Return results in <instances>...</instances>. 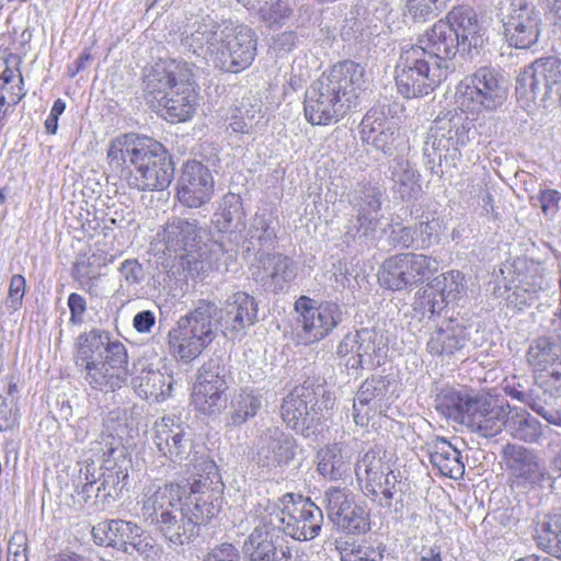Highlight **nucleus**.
Instances as JSON below:
<instances>
[{
    "label": "nucleus",
    "mask_w": 561,
    "mask_h": 561,
    "mask_svg": "<svg viewBox=\"0 0 561 561\" xmlns=\"http://www.w3.org/2000/svg\"><path fill=\"white\" fill-rule=\"evenodd\" d=\"M366 90L365 69L350 60L332 66L306 92L305 117L311 125L336 123Z\"/></svg>",
    "instance_id": "obj_1"
},
{
    "label": "nucleus",
    "mask_w": 561,
    "mask_h": 561,
    "mask_svg": "<svg viewBox=\"0 0 561 561\" xmlns=\"http://www.w3.org/2000/svg\"><path fill=\"white\" fill-rule=\"evenodd\" d=\"M75 362L84 381L103 392L121 389L128 377L125 345L107 331L93 329L76 340Z\"/></svg>",
    "instance_id": "obj_2"
},
{
    "label": "nucleus",
    "mask_w": 561,
    "mask_h": 561,
    "mask_svg": "<svg viewBox=\"0 0 561 561\" xmlns=\"http://www.w3.org/2000/svg\"><path fill=\"white\" fill-rule=\"evenodd\" d=\"M218 312L215 302L201 300L176 321L168 333L170 353L176 360L188 364L210 345L216 337Z\"/></svg>",
    "instance_id": "obj_3"
},
{
    "label": "nucleus",
    "mask_w": 561,
    "mask_h": 561,
    "mask_svg": "<svg viewBox=\"0 0 561 561\" xmlns=\"http://www.w3.org/2000/svg\"><path fill=\"white\" fill-rule=\"evenodd\" d=\"M283 507L272 506L271 512L263 516V528L274 529L280 535L300 541L311 540L321 530L323 514L322 510L309 499L287 493L282 497Z\"/></svg>",
    "instance_id": "obj_4"
},
{
    "label": "nucleus",
    "mask_w": 561,
    "mask_h": 561,
    "mask_svg": "<svg viewBox=\"0 0 561 561\" xmlns=\"http://www.w3.org/2000/svg\"><path fill=\"white\" fill-rule=\"evenodd\" d=\"M470 129L462 115L453 112L438 115L428 128L424 142L423 151L427 164L433 169L437 157L440 168L443 164L456 168L461 158L460 147L470 140Z\"/></svg>",
    "instance_id": "obj_5"
},
{
    "label": "nucleus",
    "mask_w": 561,
    "mask_h": 561,
    "mask_svg": "<svg viewBox=\"0 0 561 561\" xmlns=\"http://www.w3.org/2000/svg\"><path fill=\"white\" fill-rule=\"evenodd\" d=\"M457 102L470 112H492L507 99V88L500 72L491 67H480L465 77L456 89Z\"/></svg>",
    "instance_id": "obj_6"
},
{
    "label": "nucleus",
    "mask_w": 561,
    "mask_h": 561,
    "mask_svg": "<svg viewBox=\"0 0 561 561\" xmlns=\"http://www.w3.org/2000/svg\"><path fill=\"white\" fill-rule=\"evenodd\" d=\"M424 56L421 48L410 46L401 51L396 83L398 91L404 98L427 95L448 76L442 66H436Z\"/></svg>",
    "instance_id": "obj_7"
},
{
    "label": "nucleus",
    "mask_w": 561,
    "mask_h": 561,
    "mask_svg": "<svg viewBox=\"0 0 561 561\" xmlns=\"http://www.w3.org/2000/svg\"><path fill=\"white\" fill-rule=\"evenodd\" d=\"M218 44L211 48V62L222 71L239 72L248 68L256 55V37L245 25H222Z\"/></svg>",
    "instance_id": "obj_8"
},
{
    "label": "nucleus",
    "mask_w": 561,
    "mask_h": 561,
    "mask_svg": "<svg viewBox=\"0 0 561 561\" xmlns=\"http://www.w3.org/2000/svg\"><path fill=\"white\" fill-rule=\"evenodd\" d=\"M439 268L437 259L422 253H400L385 260L379 272V284L400 291L422 284Z\"/></svg>",
    "instance_id": "obj_9"
},
{
    "label": "nucleus",
    "mask_w": 561,
    "mask_h": 561,
    "mask_svg": "<svg viewBox=\"0 0 561 561\" xmlns=\"http://www.w3.org/2000/svg\"><path fill=\"white\" fill-rule=\"evenodd\" d=\"M185 494L186 488L176 483L146 486L140 501L144 519L173 534L170 524L174 520L173 515L183 507Z\"/></svg>",
    "instance_id": "obj_10"
},
{
    "label": "nucleus",
    "mask_w": 561,
    "mask_h": 561,
    "mask_svg": "<svg viewBox=\"0 0 561 561\" xmlns=\"http://www.w3.org/2000/svg\"><path fill=\"white\" fill-rule=\"evenodd\" d=\"M174 168L164 147L153 141L131 173H128L127 183L139 191H162L172 182Z\"/></svg>",
    "instance_id": "obj_11"
},
{
    "label": "nucleus",
    "mask_w": 561,
    "mask_h": 561,
    "mask_svg": "<svg viewBox=\"0 0 561 561\" xmlns=\"http://www.w3.org/2000/svg\"><path fill=\"white\" fill-rule=\"evenodd\" d=\"M299 313L304 339L306 343H313L324 339L342 322L343 313L335 302H322L318 306L306 296L295 302Z\"/></svg>",
    "instance_id": "obj_12"
},
{
    "label": "nucleus",
    "mask_w": 561,
    "mask_h": 561,
    "mask_svg": "<svg viewBox=\"0 0 561 561\" xmlns=\"http://www.w3.org/2000/svg\"><path fill=\"white\" fill-rule=\"evenodd\" d=\"M317 403L316 393L311 388L295 387L283 400L282 419L296 433L309 437L316 432L320 420Z\"/></svg>",
    "instance_id": "obj_13"
},
{
    "label": "nucleus",
    "mask_w": 561,
    "mask_h": 561,
    "mask_svg": "<svg viewBox=\"0 0 561 561\" xmlns=\"http://www.w3.org/2000/svg\"><path fill=\"white\" fill-rule=\"evenodd\" d=\"M193 70L185 61L159 60L146 73L144 92L147 103L152 107L167 98L178 83L188 82Z\"/></svg>",
    "instance_id": "obj_14"
},
{
    "label": "nucleus",
    "mask_w": 561,
    "mask_h": 561,
    "mask_svg": "<svg viewBox=\"0 0 561 561\" xmlns=\"http://www.w3.org/2000/svg\"><path fill=\"white\" fill-rule=\"evenodd\" d=\"M201 232L197 219L172 217L157 232L151 247L154 252L162 253L168 259L176 257L197 245Z\"/></svg>",
    "instance_id": "obj_15"
},
{
    "label": "nucleus",
    "mask_w": 561,
    "mask_h": 561,
    "mask_svg": "<svg viewBox=\"0 0 561 561\" xmlns=\"http://www.w3.org/2000/svg\"><path fill=\"white\" fill-rule=\"evenodd\" d=\"M356 346L358 357H348L343 364L348 369H373L385 363L388 345L383 335L373 329H362L346 334L341 341V353Z\"/></svg>",
    "instance_id": "obj_16"
},
{
    "label": "nucleus",
    "mask_w": 561,
    "mask_h": 561,
    "mask_svg": "<svg viewBox=\"0 0 561 561\" xmlns=\"http://www.w3.org/2000/svg\"><path fill=\"white\" fill-rule=\"evenodd\" d=\"M540 34V15L526 0H512L504 20V35L511 46L527 49L534 46Z\"/></svg>",
    "instance_id": "obj_17"
},
{
    "label": "nucleus",
    "mask_w": 561,
    "mask_h": 561,
    "mask_svg": "<svg viewBox=\"0 0 561 561\" xmlns=\"http://www.w3.org/2000/svg\"><path fill=\"white\" fill-rule=\"evenodd\" d=\"M214 194V179L209 169L199 161L184 164L178 183V199L190 208L207 204Z\"/></svg>",
    "instance_id": "obj_18"
},
{
    "label": "nucleus",
    "mask_w": 561,
    "mask_h": 561,
    "mask_svg": "<svg viewBox=\"0 0 561 561\" xmlns=\"http://www.w3.org/2000/svg\"><path fill=\"white\" fill-rule=\"evenodd\" d=\"M421 45H412L411 48H421L424 51V58L436 66H442L443 70L449 73L451 59L460 50L459 39L450 24L446 20H439L427 31L420 39Z\"/></svg>",
    "instance_id": "obj_19"
},
{
    "label": "nucleus",
    "mask_w": 561,
    "mask_h": 561,
    "mask_svg": "<svg viewBox=\"0 0 561 561\" xmlns=\"http://www.w3.org/2000/svg\"><path fill=\"white\" fill-rule=\"evenodd\" d=\"M296 270L295 262L282 253H262L251 267L253 278L275 293L289 287L296 278Z\"/></svg>",
    "instance_id": "obj_20"
},
{
    "label": "nucleus",
    "mask_w": 561,
    "mask_h": 561,
    "mask_svg": "<svg viewBox=\"0 0 561 561\" xmlns=\"http://www.w3.org/2000/svg\"><path fill=\"white\" fill-rule=\"evenodd\" d=\"M153 139L140 137L135 134H126L116 137L110 142L107 149L108 165L121 179L127 180L128 173L133 172L140 160H144L146 152L153 144Z\"/></svg>",
    "instance_id": "obj_21"
},
{
    "label": "nucleus",
    "mask_w": 561,
    "mask_h": 561,
    "mask_svg": "<svg viewBox=\"0 0 561 561\" xmlns=\"http://www.w3.org/2000/svg\"><path fill=\"white\" fill-rule=\"evenodd\" d=\"M244 561H289L291 550L284 536L274 529L255 526L243 542Z\"/></svg>",
    "instance_id": "obj_22"
},
{
    "label": "nucleus",
    "mask_w": 561,
    "mask_h": 561,
    "mask_svg": "<svg viewBox=\"0 0 561 561\" xmlns=\"http://www.w3.org/2000/svg\"><path fill=\"white\" fill-rule=\"evenodd\" d=\"M503 459L516 485H536L549 476L537 454L524 446L506 444L503 447Z\"/></svg>",
    "instance_id": "obj_23"
},
{
    "label": "nucleus",
    "mask_w": 561,
    "mask_h": 561,
    "mask_svg": "<svg viewBox=\"0 0 561 561\" xmlns=\"http://www.w3.org/2000/svg\"><path fill=\"white\" fill-rule=\"evenodd\" d=\"M154 431V444L162 456L173 462H182L188 457L192 439L174 415L163 416L156 423Z\"/></svg>",
    "instance_id": "obj_24"
},
{
    "label": "nucleus",
    "mask_w": 561,
    "mask_h": 561,
    "mask_svg": "<svg viewBox=\"0 0 561 561\" xmlns=\"http://www.w3.org/2000/svg\"><path fill=\"white\" fill-rule=\"evenodd\" d=\"M362 140L386 156H392L402 142L397 124L378 111H369L360 123Z\"/></svg>",
    "instance_id": "obj_25"
},
{
    "label": "nucleus",
    "mask_w": 561,
    "mask_h": 561,
    "mask_svg": "<svg viewBox=\"0 0 561 561\" xmlns=\"http://www.w3.org/2000/svg\"><path fill=\"white\" fill-rule=\"evenodd\" d=\"M296 439L278 427L266 428L259 442L257 460L266 468L288 465L296 456Z\"/></svg>",
    "instance_id": "obj_26"
},
{
    "label": "nucleus",
    "mask_w": 561,
    "mask_h": 561,
    "mask_svg": "<svg viewBox=\"0 0 561 561\" xmlns=\"http://www.w3.org/2000/svg\"><path fill=\"white\" fill-rule=\"evenodd\" d=\"M257 319V304L251 295L237 291L228 297L222 309L221 321L232 336H242Z\"/></svg>",
    "instance_id": "obj_27"
},
{
    "label": "nucleus",
    "mask_w": 561,
    "mask_h": 561,
    "mask_svg": "<svg viewBox=\"0 0 561 561\" xmlns=\"http://www.w3.org/2000/svg\"><path fill=\"white\" fill-rule=\"evenodd\" d=\"M508 404H497L491 398L480 396L466 424L484 437H493L502 432L508 415Z\"/></svg>",
    "instance_id": "obj_28"
},
{
    "label": "nucleus",
    "mask_w": 561,
    "mask_h": 561,
    "mask_svg": "<svg viewBox=\"0 0 561 561\" xmlns=\"http://www.w3.org/2000/svg\"><path fill=\"white\" fill-rule=\"evenodd\" d=\"M188 489L190 492L183 502V510L199 531L202 524L218 514L221 501L218 493L210 488L206 480H195Z\"/></svg>",
    "instance_id": "obj_29"
},
{
    "label": "nucleus",
    "mask_w": 561,
    "mask_h": 561,
    "mask_svg": "<svg viewBox=\"0 0 561 561\" xmlns=\"http://www.w3.org/2000/svg\"><path fill=\"white\" fill-rule=\"evenodd\" d=\"M522 80L535 94L561 95V60L556 57L538 59L524 71Z\"/></svg>",
    "instance_id": "obj_30"
},
{
    "label": "nucleus",
    "mask_w": 561,
    "mask_h": 561,
    "mask_svg": "<svg viewBox=\"0 0 561 561\" xmlns=\"http://www.w3.org/2000/svg\"><path fill=\"white\" fill-rule=\"evenodd\" d=\"M459 39L460 50L471 54L484 44L485 30L478 20L476 12L466 7L454 8L446 16Z\"/></svg>",
    "instance_id": "obj_31"
},
{
    "label": "nucleus",
    "mask_w": 561,
    "mask_h": 561,
    "mask_svg": "<svg viewBox=\"0 0 561 561\" xmlns=\"http://www.w3.org/2000/svg\"><path fill=\"white\" fill-rule=\"evenodd\" d=\"M198 105V93L193 80L178 83V87L158 102L153 108L163 111V116L171 122H185L190 119Z\"/></svg>",
    "instance_id": "obj_32"
},
{
    "label": "nucleus",
    "mask_w": 561,
    "mask_h": 561,
    "mask_svg": "<svg viewBox=\"0 0 561 561\" xmlns=\"http://www.w3.org/2000/svg\"><path fill=\"white\" fill-rule=\"evenodd\" d=\"M222 25L216 24L211 19H195L187 24L181 37L182 46L196 55H203L208 61H211L213 44H218L217 34Z\"/></svg>",
    "instance_id": "obj_33"
},
{
    "label": "nucleus",
    "mask_w": 561,
    "mask_h": 561,
    "mask_svg": "<svg viewBox=\"0 0 561 561\" xmlns=\"http://www.w3.org/2000/svg\"><path fill=\"white\" fill-rule=\"evenodd\" d=\"M381 196V190L374 185H364L353 196L352 204L357 211V232L363 236L374 232L378 226Z\"/></svg>",
    "instance_id": "obj_34"
},
{
    "label": "nucleus",
    "mask_w": 561,
    "mask_h": 561,
    "mask_svg": "<svg viewBox=\"0 0 561 561\" xmlns=\"http://www.w3.org/2000/svg\"><path fill=\"white\" fill-rule=\"evenodd\" d=\"M388 380L381 376L367 378L359 387L353 404L354 422L366 426L373 410L380 408L379 402L387 393Z\"/></svg>",
    "instance_id": "obj_35"
},
{
    "label": "nucleus",
    "mask_w": 561,
    "mask_h": 561,
    "mask_svg": "<svg viewBox=\"0 0 561 561\" xmlns=\"http://www.w3.org/2000/svg\"><path fill=\"white\" fill-rule=\"evenodd\" d=\"M430 461L444 477L454 480L462 478L465 462L460 450L443 437H436L427 443Z\"/></svg>",
    "instance_id": "obj_36"
},
{
    "label": "nucleus",
    "mask_w": 561,
    "mask_h": 561,
    "mask_svg": "<svg viewBox=\"0 0 561 561\" xmlns=\"http://www.w3.org/2000/svg\"><path fill=\"white\" fill-rule=\"evenodd\" d=\"M352 466V453L343 444L327 445L317 453V471L330 481L345 479Z\"/></svg>",
    "instance_id": "obj_37"
},
{
    "label": "nucleus",
    "mask_w": 561,
    "mask_h": 561,
    "mask_svg": "<svg viewBox=\"0 0 561 561\" xmlns=\"http://www.w3.org/2000/svg\"><path fill=\"white\" fill-rule=\"evenodd\" d=\"M129 465L130 460L123 455L122 450L112 449L102 467L103 472L101 484L96 489L98 493L103 491L105 499L119 496L127 484Z\"/></svg>",
    "instance_id": "obj_38"
},
{
    "label": "nucleus",
    "mask_w": 561,
    "mask_h": 561,
    "mask_svg": "<svg viewBox=\"0 0 561 561\" xmlns=\"http://www.w3.org/2000/svg\"><path fill=\"white\" fill-rule=\"evenodd\" d=\"M466 345V328L448 321L431 334L427 341V351L435 356H454L462 354Z\"/></svg>",
    "instance_id": "obj_39"
},
{
    "label": "nucleus",
    "mask_w": 561,
    "mask_h": 561,
    "mask_svg": "<svg viewBox=\"0 0 561 561\" xmlns=\"http://www.w3.org/2000/svg\"><path fill=\"white\" fill-rule=\"evenodd\" d=\"M391 470L390 457L387 450L376 445L357 460L355 465V473L359 482L365 481V485H380L382 476Z\"/></svg>",
    "instance_id": "obj_40"
},
{
    "label": "nucleus",
    "mask_w": 561,
    "mask_h": 561,
    "mask_svg": "<svg viewBox=\"0 0 561 561\" xmlns=\"http://www.w3.org/2000/svg\"><path fill=\"white\" fill-rule=\"evenodd\" d=\"M137 524L123 519L100 522L92 527L93 541L99 546L113 547L128 551V541Z\"/></svg>",
    "instance_id": "obj_41"
},
{
    "label": "nucleus",
    "mask_w": 561,
    "mask_h": 561,
    "mask_svg": "<svg viewBox=\"0 0 561 561\" xmlns=\"http://www.w3.org/2000/svg\"><path fill=\"white\" fill-rule=\"evenodd\" d=\"M478 397H471L462 391L446 388L436 396L435 408L447 419L466 424Z\"/></svg>",
    "instance_id": "obj_42"
},
{
    "label": "nucleus",
    "mask_w": 561,
    "mask_h": 561,
    "mask_svg": "<svg viewBox=\"0 0 561 561\" xmlns=\"http://www.w3.org/2000/svg\"><path fill=\"white\" fill-rule=\"evenodd\" d=\"M138 396L148 401L165 400L172 390V377L152 368H142L140 375L133 378Z\"/></svg>",
    "instance_id": "obj_43"
},
{
    "label": "nucleus",
    "mask_w": 561,
    "mask_h": 561,
    "mask_svg": "<svg viewBox=\"0 0 561 561\" xmlns=\"http://www.w3.org/2000/svg\"><path fill=\"white\" fill-rule=\"evenodd\" d=\"M262 408V394L259 390L243 388L233 396L230 412L227 415V426H240L254 417Z\"/></svg>",
    "instance_id": "obj_44"
},
{
    "label": "nucleus",
    "mask_w": 561,
    "mask_h": 561,
    "mask_svg": "<svg viewBox=\"0 0 561 561\" xmlns=\"http://www.w3.org/2000/svg\"><path fill=\"white\" fill-rule=\"evenodd\" d=\"M505 428L510 435L525 443H536L541 437V423L524 409L508 405Z\"/></svg>",
    "instance_id": "obj_45"
},
{
    "label": "nucleus",
    "mask_w": 561,
    "mask_h": 561,
    "mask_svg": "<svg viewBox=\"0 0 561 561\" xmlns=\"http://www.w3.org/2000/svg\"><path fill=\"white\" fill-rule=\"evenodd\" d=\"M214 217V222L221 232L236 231L243 228L245 213L241 197L234 193L226 194Z\"/></svg>",
    "instance_id": "obj_46"
},
{
    "label": "nucleus",
    "mask_w": 561,
    "mask_h": 561,
    "mask_svg": "<svg viewBox=\"0 0 561 561\" xmlns=\"http://www.w3.org/2000/svg\"><path fill=\"white\" fill-rule=\"evenodd\" d=\"M514 272L518 273V287L523 293L537 295L550 287V280L545 274V268L541 264L534 261L526 262L524 260L515 261L512 265Z\"/></svg>",
    "instance_id": "obj_47"
},
{
    "label": "nucleus",
    "mask_w": 561,
    "mask_h": 561,
    "mask_svg": "<svg viewBox=\"0 0 561 561\" xmlns=\"http://www.w3.org/2000/svg\"><path fill=\"white\" fill-rule=\"evenodd\" d=\"M391 180L402 199L412 198L421 190L420 174L408 160L402 158L394 160L391 167Z\"/></svg>",
    "instance_id": "obj_48"
},
{
    "label": "nucleus",
    "mask_w": 561,
    "mask_h": 561,
    "mask_svg": "<svg viewBox=\"0 0 561 561\" xmlns=\"http://www.w3.org/2000/svg\"><path fill=\"white\" fill-rule=\"evenodd\" d=\"M535 540L541 550L552 556L558 551L561 547L560 513L545 515L543 518L537 523Z\"/></svg>",
    "instance_id": "obj_49"
},
{
    "label": "nucleus",
    "mask_w": 561,
    "mask_h": 561,
    "mask_svg": "<svg viewBox=\"0 0 561 561\" xmlns=\"http://www.w3.org/2000/svg\"><path fill=\"white\" fill-rule=\"evenodd\" d=\"M341 561H383V546H373L366 541L336 540Z\"/></svg>",
    "instance_id": "obj_50"
},
{
    "label": "nucleus",
    "mask_w": 561,
    "mask_h": 561,
    "mask_svg": "<svg viewBox=\"0 0 561 561\" xmlns=\"http://www.w3.org/2000/svg\"><path fill=\"white\" fill-rule=\"evenodd\" d=\"M228 388L211 386H196L192 394V402L196 410L206 415H215L225 408V392Z\"/></svg>",
    "instance_id": "obj_51"
},
{
    "label": "nucleus",
    "mask_w": 561,
    "mask_h": 561,
    "mask_svg": "<svg viewBox=\"0 0 561 561\" xmlns=\"http://www.w3.org/2000/svg\"><path fill=\"white\" fill-rule=\"evenodd\" d=\"M430 285L444 305L460 299L466 293L465 276L458 271H449L436 276Z\"/></svg>",
    "instance_id": "obj_52"
},
{
    "label": "nucleus",
    "mask_w": 561,
    "mask_h": 561,
    "mask_svg": "<svg viewBox=\"0 0 561 561\" xmlns=\"http://www.w3.org/2000/svg\"><path fill=\"white\" fill-rule=\"evenodd\" d=\"M322 504L328 518L334 524L337 517L341 518L356 503L348 489L330 486L323 493Z\"/></svg>",
    "instance_id": "obj_53"
},
{
    "label": "nucleus",
    "mask_w": 561,
    "mask_h": 561,
    "mask_svg": "<svg viewBox=\"0 0 561 561\" xmlns=\"http://www.w3.org/2000/svg\"><path fill=\"white\" fill-rule=\"evenodd\" d=\"M173 516L174 520H171L170 524L174 528L173 534L167 531L163 527H158L170 546H183L192 541L198 535L197 526L191 520L183 507Z\"/></svg>",
    "instance_id": "obj_54"
},
{
    "label": "nucleus",
    "mask_w": 561,
    "mask_h": 561,
    "mask_svg": "<svg viewBox=\"0 0 561 561\" xmlns=\"http://www.w3.org/2000/svg\"><path fill=\"white\" fill-rule=\"evenodd\" d=\"M278 221L272 211L263 209L257 211L249 228L248 234L251 240L260 244H272L276 239Z\"/></svg>",
    "instance_id": "obj_55"
},
{
    "label": "nucleus",
    "mask_w": 561,
    "mask_h": 561,
    "mask_svg": "<svg viewBox=\"0 0 561 561\" xmlns=\"http://www.w3.org/2000/svg\"><path fill=\"white\" fill-rule=\"evenodd\" d=\"M333 525L347 534H366L370 530L369 513L363 506L355 504L341 518L337 517Z\"/></svg>",
    "instance_id": "obj_56"
},
{
    "label": "nucleus",
    "mask_w": 561,
    "mask_h": 561,
    "mask_svg": "<svg viewBox=\"0 0 561 561\" xmlns=\"http://www.w3.org/2000/svg\"><path fill=\"white\" fill-rule=\"evenodd\" d=\"M414 230L416 250L430 249L432 245L437 244L440 240L443 220L437 217H433L432 219L426 217L425 220H421L417 225H415Z\"/></svg>",
    "instance_id": "obj_57"
},
{
    "label": "nucleus",
    "mask_w": 561,
    "mask_h": 561,
    "mask_svg": "<svg viewBox=\"0 0 561 561\" xmlns=\"http://www.w3.org/2000/svg\"><path fill=\"white\" fill-rule=\"evenodd\" d=\"M291 13L293 8L289 0L266 1L259 9V16L261 21H263L270 26L283 25L285 21L289 19Z\"/></svg>",
    "instance_id": "obj_58"
},
{
    "label": "nucleus",
    "mask_w": 561,
    "mask_h": 561,
    "mask_svg": "<svg viewBox=\"0 0 561 561\" xmlns=\"http://www.w3.org/2000/svg\"><path fill=\"white\" fill-rule=\"evenodd\" d=\"M195 385L228 388L225 366L221 365L218 358H210L205 362L198 369Z\"/></svg>",
    "instance_id": "obj_59"
},
{
    "label": "nucleus",
    "mask_w": 561,
    "mask_h": 561,
    "mask_svg": "<svg viewBox=\"0 0 561 561\" xmlns=\"http://www.w3.org/2000/svg\"><path fill=\"white\" fill-rule=\"evenodd\" d=\"M398 484V478L393 473V470H389V473L385 474L380 479V485L369 486L365 485V490L367 493L374 495L375 501L383 507H390L392 504L393 495L396 492V486Z\"/></svg>",
    "instance_id": "obj_60"
},
{
    "label": "nucleus",
    "mask_w": 561,
    "mask_h": 561,
    "mask_svg": "<svg viewBox=\"0 0 561 561\" xmlns=\"http://www.w3.org/2000/svg\"><path fill=\"white\" fill-rule=\"evenodd\" d=\"M446 306L444 299H440L433 287L427 284L426 287L419 290L415 295L414 309L427 311L431 314L439 313Z\"/></svg>",
    "instance_id": "obj_61"
},
{
    "label": "nucleus",
    "mask_w": 561,
    "mask_h": 561,
    "mask_svg": "<svg viewBox=\"0 0 561 561\" xmlns=\"http://www.w3.org/2000/svg\"><path fill=\"white\" fill-rule=\"evenodd\" d=\"M128 546L133 547L134 550L146 559H154L159 554V547L156 540L151 536L145 535L138 525L137 531H133L129 538Z\"/></svg>",
    "instance_id": "obj_62"
},
{
    "label": "nucleus",
    "mask_w": 561,
    "mask_h": 561,
    "mask_svg": "<svg viewBox=\"0 0 561 561\" xmlns=\"http://www.w3.org/2000/svg\"><path fill=\"white\" fill-rule=\"evenodd\" d=\"M196 248L197 245L192 247V251H184L183 254L172 257L173 260H179L180 267L192 277L203 274L206 265Z\"/></svg>",
    "instance_id": "obj_63"
},
{
    "label": "nucleus",
    "mask_w": 561,
    "mask_h": 561,
    "mask_svg": "<svg viewBox=\"0 0 561 561\" xmlns=\"http://www.w3.org/2000/svg\"><path fill=\"white\" fill-rule=\"evenodd\" d=\"M203 561H242L239 549L229 542L215 546L203 559Z\"/></svg>",
    "instance_id": "obj_64"
}]
</instances>
